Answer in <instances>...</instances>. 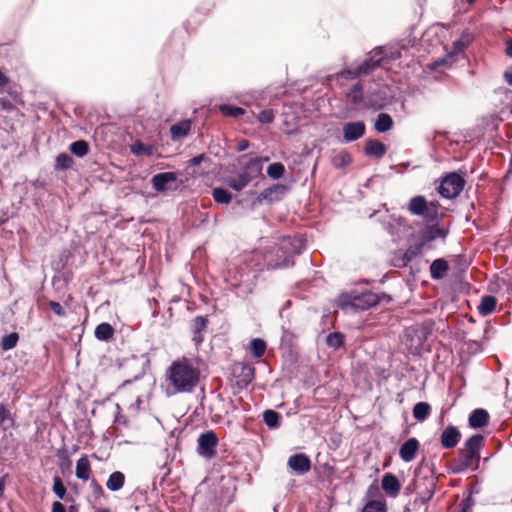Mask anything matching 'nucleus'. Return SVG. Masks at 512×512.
Segmentation results:
<instances>
[{
  "label": "nucleus",
  "instance_id": "6e6552de",
  "mask_svg": "<svg viewBox=\"0 0 512 512\" xmlns=\"http://www.w3.org/2000/svg\"><path fill=\"white\" fill-rule=\"evenodd\" d=\"M479 458H480L479 453H476L473 451H468L465 449L461 450L459 459H458L457 463L452 468L453 473H462L465 470H467L468 468L473 467L474 464L477 465Z\"/></svg>",
  "mask_w": 512,
  "mask_h": 512
},
{
  "label": "nucleus",
  "instance_id": "09e8293b",
  "mask_svg": "<svg viewBox=\"0 0 512 512\" xmlns=\"http://www.w3.org/2000/svg\"><path fill=\"white\" fill-rule=\"evenodd\" d=\"M473 505H474V501H473L471 495H469L466 498L462 499V501L459 503L457 508L462 510L463 512H470Z\"/></svg>",
  "mask_w": 512,
  "mask_h": 512
},
{
  "label": "nucleus",
  "instance_id": "13d9d810",
  "mask_svg": "<svg viewBox=\"0 0 512 512\" xmlns=\"http://www.w3.org/2000/svg\"><path fill=\"white\" fill-rule=\"evenodd\" d=\"M250 146V142L248 140H241L238 142L237 144V151L239 152H242V151H245L246 149H248Z\"/></svg>",
  "mask_w": 512,
  "mask_h": 512
},
{
  "label": "nucleus",
  "instance_id": "20e7f679",
  "mask_svg": "<svg viewBox=\"0 0 512 512\" xmlns=\"http://www.w3.org/2000/svg\"><path fill=\"white\" fill-rule=\"evenodd\" d=\"M304 249V242L300 237H283L277 244L276 255L279 258L277 267H288L293 264L292 257Z\"/></svg>",
  "mask_w": 512,
  "mask_h": 512
},
{
  "label": "nucleus",
  "instance_id": "603ef678",
  "mask_svg": "<svg viewBox=\"0 0 512 512\" xmlns=\"http://www.w3.org/2000/svg\"><path fill=\"white\" fill-rule=\"evenodd\" d=\"M243 377L246 383L251 382L254 378V369L249 366L243 367Z\"/></svg>",
  "mask_w": 512,
  "mask_h": 512
},
{
  "label": "nucleus",
  "instance_id": "6ab92c4d",
  "mask_svg": "<svg viewBox=\"0 0 512 512\" xmlns=\"http://www.w3.org/2000/svg\"><path fill=\"white\" fill-rule=\"evenodd\" d=\"M489 420V414L486 410L478 408L471 412L469 416V425L471 428L478 429L482 428L487 424Z\"/></svg>",
  "mask_w": 512,
  "mask_h": 512
},
{
  "label": "nucleus",
  "instance_id": "f03ea898",
  "mask_svg": "<svg viewBox=\"0 0 512 512\" xmlns=\"http://www.w3.org/2000/svg\"><path fill=\"white\" fill-rule=\"evenodd\" d=\"M382 298L386 299L388 302L391 300L390 296L385 294L380 296L369 290H364L362 292L354 290L340 294L337 300V305L345 313H356L376 306Z\"/></svg>",
  "mask_w": 512,
  "mask_h": 512
},
{
  "label": "nucleus",
  "instance_id": "5fc2aeb1",
  "mask_svg": "<svg viewBox=\"0 0 512 512\" xmlns=\"http://www.w3.org/2000/svg\"><path fill=\"white\" fill-rule=\"evenodd\" d=\"M10 411L5 407L4 404H0V422H4L10 417Z\"/></svg>",
  "mask_w": 512,
  "mask_h": 512
},
{
  "label": "nucleus",
  "instance_id": "69168bd1",
  "mask_svg": "<svg viewBox=\"0 0 512 512\" xmlns=\"http://www.w3.org/2000/svg\"><path fill=\"white\" fill-rule=\"evenodd\" d=\"M5 489V482L3 479H0V496H2Z\"/></svg>",
  "mask_w": 512,
  "mask_h": 512
},
{
  "label": "nucleus",
  "instance_id": "ddd939ff",
  "mask_svg": "<svg viewBox=\"0 0 512 512\" xmlns=\"http://www.w3.org/2000/svg\"><path fill=\"white\" fill-rule=\"evenodd\" d=\"M363 83L357 81L351 88L345 92L348 104L351 108L356 109L364 101Z\"/></svg>",
  "mask_w": 512,
  "mask_h": 512
},
{
  "label": "nucleus",
  "instance_id": "ea45409f",
  "mask_svg": "<svg viewBox=\"0 0 512 512\" xmlns=\"http://www.w3.org/2000/svg\"><path fill=\"white\" fill-rule=\"evenodd\" d=\"M352 161V158L348 152H340L339 154L335 155L332 159V164L336 168H343L347 165H349Z\"/></svg>",
  "mask_w": 512,
  "mask_h": 512
},
{
  "label": "nucleus",
  "instance_id": "49530a36",
  "mask_svg": "<svg viewBox=\"0 0 512 512\" xmlns=\"http://www.w3.org/2000/svg\"><path fill=\"white\" fill-rule=\"evenodd\" d=\"M280 189L279 186H274V187H271V188H267L265 190H263L259 196H258V200L259 201H262V200H269V201H273L275 200L274 198V194Z\"/></svg>",
  "mask_w": 512,
  "mask_h": 512
},
{
  "label": "nucleus",
  "instance_id": "4c0bfd02",
  "mask_svg": "<svg viewBox=\"0 0 512 512\" xmlns=\"http://www.w3.org/2000/svg\"><path fill=\"white\" fill-rule=\"evenodd\" d=\"M220 112L225 116L239 117L244 114L245 110L241 107L232 106L229 104H221L219 106Z\"/></svg>",
  "mask_w": 512,
  "mask_h": 512
},
{
  "label": "nucleus",
  "instance_id": "7c9ffc66",
  "mask_svg": "<svg viewBox=\"0 0 512 512\" xmlns=\"http://www.w3.org/2000/svg\"><path fill=\"white\" fill-rule=\"evenodd\" d=\"M70 151L77 157H84L89 152V144L85 140H77L70 144Z\"/></svg>",
  "mask_w": 512,
  "mask_h": 512
},
{
  "label": "nucleus",
  "instance_id": "4d7b16f0",
  "mask_svg": "<svg viewBox=\"0 0 512 512\" xmlns=\"http://www.w3.org/2000/svg\"><path fill=\"white\" fill-rule=\"evenodd\" d=\"M204 158V154L197 155L189 160V164L191 166H197L204 160Z\"/></svg>",
  "mask_w": 512,
  "mask_h": 512
},
{
  "label": "nucleus",
  "instance_id": "774afa93",
  "mask_svg": "<svg viewBox=\"0 0 512 512\" xmlns=\"http://www.w3.org/2000/svg\"><path fill=\"white\" fill-rule=\"evenodd\" d=\"M95 512H111L108 508H100L97 509Z\"/></svg>",
  "mask_w": 512,
  "mask_h": 512
},
{
  "label": "nucleus",
  "instance_id": "c03bdc74",
  "mask_svg": "<svg viewBox=\"0 0 512 512\" xmlns=\"http://www.w3.org/2000/svg\"><path fill=\"white\" fill-rule=\"evenodd\" d=\"M52 490L59 499H64L67 490L60 477H54Z\"/></svg>",
  "mask_w": 512,
  "mask_h": 512
},
{
  "label": "nucleus",
  "instance_id": "58836bf2",
  "mask_svg": "<svg viewBox=\"0 0 512 512\" xmlns=\"http://www.w3.org/2000/svg\"><path fill=\"white\" fill-rule=\"evenodd\" d=\"M326 343L329 347L338 349L344 343V335L340 332L329 333L326 337Z\"/></svg>",
  "mask_w": 512,
  "mask_h": 512
},
{
  "label": "nucleus",
  "instance_id": "423d86ee",
  "mask_svg": "<svg viewBox=\"0 0 512 512\" xmlns=\"http://www.w3.org/2000/svg\"><path fill=\"white\" fill-rule=\"evenodd\" d=\"M382 61H384V49L379 46L371 50L364 59L355 60L353 62L361 77L369 75L375 69L380 67Z\"/></svg>",
  "mask_w": 512,
  "mask_h": 512
},
{
  "label": "nucleus",
  "instance_id": "338daca9",
  "mask_svg": "<svg viewBox=\"0 0 512 512\" xmlns=\"http://www.w3.org/2000/svg\"><path fill=\"white\" fill-rule=\"evenodd\" d=\"M430 485H431V489H430V490H428V497H429V498L432 496V494H433V490H434V487H435V483H434V481H433V480L431 481Z\"/></svg>",
  "mask_w": 512,
  "mask_h": 512
},
{
  "label": "nucleus",
  "instance_id": "2f4dec72",
  "mask_svg": "<svg viewBox=\"0 0 512 512\" xmlns=\"http://www.w3.org/2000/svg\"><path fill=\"white\" fill-rule=\"evenodd\" d=\"M424 248H425V246L420 241L415 245L409 246L403 256L404 265H406L407 263L412 261L414 258L419 256L422 253Z\"/></svg>",
  "mask_w": 512,
  "mask_h": 512
},
{
  "label": "nucleus",
  "instance_id": "473e14b6",
  "mask_svg": "<svg viewBox=\"0 0 512 512\" xmlns=\"http://www.w3.org/2000/svg\"><path fill=\"white\" fill-rule=\"evenodd\" d=\"M359 77H360V75L358 74V71L356 69L354 62H352L347 68L343 69L342 71L338 72L335 75V78L337 81H339L341 79L355 80Z\"/></svg>",
  "mask_w": 512,
  "mask_h": 512
},
{
  "label": "nucleus",
  "instance_id": "bf43d9fd",
  "mask_svg": "<svg viewBox=\"0 0 512 512\" xmlns=\"http://www.w3.org/2000/svg\"><path fill=\"white\" fill-rule=\"evenodd\" d=\"M428 207H430L429 217H431L432 215H435L437 213V210H438L437 203H435V202L428 203Z\"/></svg>",
  "mask_w": 512,
  "mask_h": 512
},
{
  "label": "nucleus",
  "instance_id": "052dcab7",
  "mask_svg": "<svg viewBox=\"0 0 512 512\" xmlns=\"http://www.w3.org/2000/svg\"><path fill=\"white\" fill-rule=\"evenodd\" d=\"M505 53L508 57L512 58V39L507 40Z\"/></svg>",
  "mask_w": 512,
  "mask_h": 512
},
{
  "label": "nucleus",
  "instance_id": "412c9836",
  "mask_svg": "<svg viewBox=\"0 0 512 512\" xmlns=\"http://www.w3.org/2000/svg\"><path fill=\"white\" fill-rule=\"evenodd\" d=\"M364 151L368 156H375L377 158H380L386 153L387 148L385 144H383L380 141L369 140L365 145Z\"/></svg>",
  "mask_w": 512,
  "mask_h": 512
},
{
  "label": "nucleus",
  "instance_id": "0eeeda50",
  "mask_svg": "<svg viewBox=\"0 0 512 512\" xmlns=\"http://www.w3.org/2000/svg\"><path fill=\"white\" fill-rule=\"evenodd\" d=\"M198 453L199 455L211 458L215 454V447L218 443V438L213 431L202 433L198 438Z\"/></svg>",
  "mask_w": 512,
  "mask_h": 512
},
{
  "label": "nucleus",
  "instance_id": "e2e57ef3",
  "mask_svg": "<svg viewBox=\"0 0 512 512\" xmlns=\"http://www.w3.org/2000/svg\"><path fill=\"white\" fill-rule=\"evenodd\" d=\"M504 79L509 85L512 86V69L505 71Z\"/></svg>",
  "mask_w": 512,
  "mask_h": 512
},
{
  "label": "nucleus",
  "instance_id": "8fccbe9b",
  "mask_svg": "<svg viewBox=\"0 0 512 512\" xmlns=\"http://www.w3.org/2000/svg\"><path fill=\"white\" fill-rule=\"evenodd\" d=\"M465 48H466L465 41L458 39L453 42L452 51L450 52V54L457 56V55L463 53Z\"/></svg>",
  "mask_w": 512,
  "mask_h": 512
},
{
  "label": "nucleus",
  "instance_id": "1a4fd4ad",
  "mask_svg": "<svg viewBox=\"0 0 512 512\" xmlns=\"http://www.w3.org/2000/svg\"><path fill=\"white\" fill-rule=\"evenodd\" d=\"M448 235V229L438 224L427 226L420 234V242L426 246L428 243L438 238L445 239Z\"/></svg>",
  "mask_w": 512,
  "mask_h": 512
},
{
  "label": "nucleus",
  "instance_id": "9b49d317",
  "mask_svg": "<svg viewBox=\"0 0 512 512\" xmlns=\"http://www.w3.org/2000/svg\"><path fill=\"white\" fill-rule=\"evenodd\" d=\"M175 172H161L151 178V184L156 192H165L169 189V184L176 182Z\"/></svg>",
  "mask_w": 512,
  "mask_h": 512
},
{
  "label": "nucleus",
  "instance_id": "f3484780",
  "mask_svg": "<svg viewBox=\"0 0 512 512\" xmlns=\"http://www.w3.org/2000/svg\"><path fill=\"white\" fill-rule=\"evenodd\" d=\"M461 434L455 426H448L441 434V445L446 449L454 448L459 440Z\"/></svg>",
  "mask_w": 512,
  "mask_h": 512
},
{
  "label": "nucleus",
  "instance_id": "680f3d73",
  "mask_svg": "<svg viewBox=\"0 0 512 512\" xmlns=\"http://www.w3.org/2000/svg\"><path fill=\"white\" fill-rule=\"evenodd\" d=\"M459 40H464L465 45L467 46L472 40L471 34L468 32H463Z\"/></svg>",
  "mask_w": 512,
  "mask_h": 512
},
{
  "label": "nucleus",
  "instance_id": "37998d69",
  "mask_svg": "<svg viewBox=\"0 0 512 512\" xmlns=\"http://www.w3.org/2000/svg\"><path fill=\"white\" fill-rule=\"evenodd\" d=\"M362 512H386V504L382 501H369L362 509Z\"/></svg>",
  "mask_w": 512,
  "mask_h": 512
},
{
  "label": "nucleus",
  "instance_id": "cd10ccee",
  "mask_svg": "<svg viewBox=\"0 0 512 512\" xmlns=\"http://www.w3.org/2000/svg\"><path fill=\"white\" fill-rule=\"evenodd\" d=\"M431 411V407L427 402H418L413 407V417L423 422L427 419Z\"/></svg>",
  "mask_w": 512,
  "mask_h": 512
},
{
  "label": "nucleus",
  "instance_id": "c85d7f7f",
  "mask_svg": "<svg viewBox=\"0 0 512 512\" xmlns=\"http://www.w3.org/2000/svg\"><path fill=\"white\" fill-rule=\"evenodd\" d=\"M280 419L281 415L274 410L268 409L263 413V420L269 428H278L280 425Z\"/></svg>",
  "mask_w": 512,
  "mask_h": 512
},
{
  "label": "nucleus",
  "instance_id": "a19ab883",
  "mask_svg": "<svg viewBox=\"0 0 512 512\" xmlns=\"http://www.w3.org/2000/svg\"><path fill=\"white\" fill-rule=\"evenodd\" d=\"M285 167L280 162L272 163L267 168V174L272 179H279L283 176Z\"/></svg>",
  "mask_w": 512,
  "mask_h": 512
},
{
  "label": "nucleus",
  "instance_id": "0e129e2a",
  "mask_svg": "<svg viewBox=\"0 0 512 512\" xmlns=\"http://www.w3.org/2000/svg\"><path fill=\"white\" fill-rule=\"evenodd\" d=\"M8 81V77L2 71H0V87H4Z\"/></svg>",
  "mask_w": 512,
  "mask_h": 512
},
{
  "label": "nucleus",
  "instance_id": "a878e982",
  "mask_svg": "<svg viewBox=\"0 0 512 512\" xmlns=\"http://www.w3.org/2000/svg\"><path fill=\"white\" fill-rule=\"evenodd\" d=\"M206 325H207V320L203 316H197L193 320V324H192V331L194 334L193 341L196 343V345H198L199 343L202 342L201 333L204 330V328L206 327Z\"/></svg>",
  "mask_w": 512,
  "mask_h": 512
},
{
  "label": "nucleus",
  "instance_id": "4468645a",
  "mask_svg": "<svg viewBox=\"0 0 512 512\" xmlns=\"http://www.w3.org/2000/svg\"><path fill=\"white\" fill-rule=\"evenodd\" d=\"M408 210L411 214L422 217H429L428 203L423 196H415L410 199Z\"/></svg>",
  "mask_w": 512,
  "mask_h": 512
},
{
  "label": "nucleus",
  "instance_id": "de8ad7c7",
  "mask_svg": "<svg viewBox=\"0 0 512 512\" xmlns=\"http://www.w3.org/2000/svg\"><path fill=\"white\" fill-rule=\"evenodd\" d=\"M384 49V60L390 59V60H397L401 57V51L398 48H387L382 47Z\"/></svg>",
  "mask_w": 512,
  "mask_h": 512
},
{
  "label": "nucleus",
  "instance_id": "5701e85b",
  "mask_svg": "<svg viewBox=\"0 0 512 512\" xmlns=\"http://www.w3.org/2000/svg\"><path fill=\"white\" fill-rule=\"evenodd\" d=\"M90 462L86 456H82L76 462L75 475L78 479L88 480L90 478Z\"/></svg>",
  "mask_w": 512,
  "mask_h": 512
},
{
  "label": "nucleus",
  "instance_id": "dca6fc26",
  "mask_svg": "<svg viewBox=\"0 0 512 512\" xmlns=\"http://www.w3.org/2000/svg\"><path fill=\"white\" fill-rule=\"evenodd\" d=\"M381 485L386 494L391 497H396L401 489L398 478L392 473H386L383 475Z\"/></svg>",
  "mask_w": 512,
  "mask_h": 512
},
{
  "label": "nucleus",
  "instance_id": "393cba45",
  "mask_svg": "<svg viewBox=\"0 0 512 512\" xmlns=\"http://www.w3.org/2000/svg\"><path fill=\"white\" fill-rule=\"evenodd\" d=\"M497 305V300L494 296L487 295L482 297L481 302L478 306V311L481 315L486 316L491 314Z\"/></svg>",
  "mask_w": 512,
  "mask_h": 512
},
{
  "label": "nucleus",
  "instance_id": "6e6d98bb",
  "mask_svg": "<svg viewBox=\"0 0 512 512\" xmlns=\"http://www.w3.org/2000/svg\"><path fill=\"white\" fill-rule=\"evenodd\" d=\"M51 512H66V509H65V506L61 502L55 501L52 504Z\"/></svg>",
  "mask_w": 512,
  "mask_h": 512
},
{
  "label": "nucleus",
  "instance_id": "f704fd0d",
  "mask_svg": "<svg viewBox=\"0 0 512 512\" xmlns=\"http://www.w3.org/2000/svg\"><path fill=\"white\" fill-rule=\"evenodd\" d=\"M212 196L217 203L229 204L232 200V194L224 188L217 187L212 190Z\"/></svg>",
  "mask_w": 512,
  "mask_h": 512
},
{
  "label": "nucleus",
  "instance_id": "f257e3e1",
  "mask_svg": "<svg viewBox=\"0 0 512 512\" xmlns=\"http://www.w3.org/2000/svg\"><path fill=\"white\" fill-rule=\"evenodd\" d=\"M199 378L198 368L188 358L173 361L166 372V380L173 393H191L198 385Z\"/></svg>",
  "mask_w": 512,
  "mask_h": 512
},
{
  "label": "nucleus",
  "instance_id": "c9c22d12",
  "mask_svg": "<svg viewBox=\"0 0 512 512\" xmlns=\"http://www.w3.org/2000/svg\"><path fill=\"white\" fill-rule=\"evenodd\" d=\"M250 350L255 358H261L266 351V342L261 338H254L250 342Z\"/></svg>",
  "mask_w": 512,
  "mask_h": 512
},
{
  "label": "nucleus",
  "instance_id": "2eb2a0df",
  "mask_svg": "<svg viewBox=\"0 0 512 512\" xmlns=\"http://www.w3.org/2000/svg\"><path fill=\"white\" fill-rule=\"evenodd\" d=\"M419 449V442L416 438H409L400 447L399 456L404 462H411Z\"/></svg>",
  "mask_w": 512,
  "mask_h": 512
},
{
  "label": "nucleus",
  "instance_id": "a211bd4d",
  "mask_svg": "<svg viewBox=\"0 0 512 512\" xmlns=\"http://www.w3.org/2000/svg\"><path fill=\"white\" fill-rule=\"evenodd\" d=\"M449 270L448 262L443 258L435 259L430 265V275L434 280L443 279Z\"/></svg>",
  "mask_w": 512,
  "mask_h": 512
},
{
  "label": "nucleus",
  "instance_id": "7ed1b4c3",
  "mask_svg": "<svg viewBox=\"0 0 512 512\" xmlns=\"http://www.w3.org/2000/svg\"><path fill=\"white\" fill-rule=\"evenodd\" d=\"M238 162L243 167L244 171L239 173L236 178L230 179L228 185L236 191H241L254 177L261 174L262 159L259 157H251L250 155H242Z\"/></svg>",
  "mask_w": 512,
  "mask_h": 512
},
{
  "label": "nucleus",
  "instance_id": "4be33fe9",
  "mask_svg": "<svg viewBox=\"0 0 512 512\" xmlns=\"http://www.w3.org/2000/svg\"><path fill=\"white\" fill-rule=\"evenodd\" d=\"M125 483V475L121 471H115L110 474L106 482V487L112 492L119 491Z\"/></svg>",
  "mask_w": 512,
  "mask_h": 512
},
{
  "label": "nucleus",
  "instance_id": "f8f14e48",
  "mask_svg": "<svg viewBox=\"0 0 512 512\" xmlns=\"http://www.w3.org/2000/svg\"><path fill=\"white\" fill-rule=\"evenodd\" d=\"M288 467L296 474L302 475L311 468V462L308 456L303 453L294 454L288 459Z\"/></svg>",
  "mask_w": 512,
  "mask_h": 512
},
{
  "label": "nucleus",
  "instance_id": "3c124183",
  "mask_svg": "<svg viewBox=\"0 0 512 512\" xmlns=\"http://www.w3.org/2000/svg\"><path fill=\"white\" fill-rule=\"evenodd\" d=\"M49 307L51 308V310L59 317H65L66 316V312L65 310L63 309L62 305L59 303V302H56V301H50L49 302Z\"/></svg>",
  "mask_w": 512,
  "mask_h": 512
},
{
  "label": "nucleus",
  "instance_id": "79ce46f5",
  "mask_svg": "<svg viewBox=\"0 0 512 512\" xmlns=\"http://www.w3.org/2000/svg\"><path fill=\"white\" fill-rule=\"evenodd\" d=\"M73 159L66 153H61L56 157L55 167L57 169L65 170L71 167Z\"/></svg>",
  "mask_w": 512,
  "mask_h": 512
},
{
  "label": "nucleus",
  "instance_id": "a18cd8bd",
  "mask_svg": "<svg viewBox=\"0 0 512 512\" xmlns=\"http://www.w3.org/2000/svg\"><path fill=\"white\" fill-rule=\"evenodd\" d=\"M274 118L275 113L272 109L263 110L257 116L258 121L262 124L272 123L274 121Z\"/></svg>",
  "mask_w": 512,
  "mask_h": 512
},
{
  "label": "nucleus",
  "instance_id": "b1692460",
  "mask_svg": "<svg viewBox=\"0 0 512 512\" xmlns=\"http://www.w3.org/2000/svg\"><path fill=\"white\" fill-rule=\"evenodd\" d=\"M393 126V119L387 113H380L374 124V128L379 133H385L389 131Z\"/></svg>",
  "mask_w": 512,
  "mask_h": 512
},
{
  "label": "nucleus",
  "instance_id": "9d476101",
  "mask_svg": "<svg viewBox=\"0 0 512 512\" xmlns=\"http://www.w3.org/2000/svg\"><path fill=\"white\" fill-rule=\"evenodd\" d=\"M343 139L346 143L361 138L365 133V124L362 121L348 122L343 125Z\"/></svg>",
  "mask_w": 512,
  "mask_h": 512
},
{
  "label": "nucleus",
  "instance_id": "c756f323",
  "mask_svg": "<svg viewBox=\"0 0 512 512\" xmlns=\"http://www.w3.org/2000/svg\"><path fill=\"white\" fill-rule=\"evenodd\" d=\"M483 443L484 437L481 434H475L466 440L464 449L479 453Z\"/></svg>",
  "mask_w": 512,
  "mask_h": 512
},
{
  "label": "nucleus",
  "instance_id": "bb28decb",
  "mask_svg": "<svg viewBox=\"0 0 512 512\" xmlns=\"http://www.w3.org/2000/svg\"><path fill=\"white\" fill-rule=\"evenodd\" d=\"M95 337L101 341H108L114 334V329L109 323H101L95 329Z\"/></svg>",
  "mask_w": 512,
  "mask_h": 512
},
{
  "label": "nucleus",
  "instance_id": "39448f33",
  "mask_svg": "<svg viewBox=\"0 0 512 512\" xmlns=\"http://www.w3.org/2000/svg\"><path fill=\"white\" fill-rule=\"evenodd\" d=\"M465 185L464 178L457 172H450L443 177L439 187V194L447 199H453L460 195Z\"/></svg>",
  "mask_w": 512,
  "mask_h": 512
},
{
  "label": "nucleus",
  "instance_id": "aec40b11",
  "mask_svg": "<svg viewBox=\"0 0 512 512\" xmlns=\"http://www.w3.org/2000/svg\"><path fill=\"white\" fill-rule=\"evenodd\" d=\"M191 129V121L183 120L179 123L173 124L170 127V133L173 140L181 139L187 136Z\"/></svg>",
  "mask_w": 512,
  "mask_h": 512
},
{
  "label": "nucleus",
  "instance_id": "e433bc0d",
  "mask_svg": "<svg viewBox=\"0 0 512 512\" xmlns=\"http://www.w3.org/2000/svg\"><path fill=\"white\" fill-rule=\"evenodd\" d=\"M18 340H19L18 333L12 332L10 334H7V335L2 337L1 348L4 351L11 350V349H13L17 345Z\"/></svg>",
  "mask_w": 512,
  "mask_h": 512
},
{
  "label": "nucleus",
  "instance_id": "864d4df0",
  "mask_svg": "<svg viewBox=\"0 0 512 512\" xmlns=\"http://www.w3.org/2000/svg\"><path fill=\"white\" fill-rule=\"evenodd\" d=\"M0 109L5 111H12L14 109V105L7 98H0Z\"/></svg>",
  "mask_w": 512,
  "mask_h": 512
},
{
  "label": "nucleus",
  "instance_id": "72a5a7b5",
  "mask_svg": "<svg viewBox=\"0 0 512 512\" xmlns=\"http://www.w3.org/2000/svg\"><path fill=\"white\" fill-rule=\"evenodd\" d=\"M130 151L136 156H151L153 154L154 148L151 145H144L140 141H135L133 144L130 145Z\"/></svg>",
  "mask_w": 512,
  "mask_h": 512
}]
</instances>
